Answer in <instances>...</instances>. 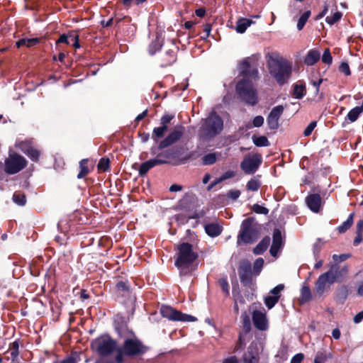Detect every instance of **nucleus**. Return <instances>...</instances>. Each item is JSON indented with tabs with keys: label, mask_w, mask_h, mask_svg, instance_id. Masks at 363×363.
Instances as JSON below:
<instances>
[{
	"label": "nucleus",
	"mask_w": 363,
	"mask_h": 363,
	"mask_svg": "<svg viewBox=\"0 0 363 363\" xmlns=\"http://www.w3.org/2000/svg\"><path fill=\"white\" fill-rule=\"evenodd\" d=\"M239 69L243 79L238 83L236 91L246 103L255 105L257 102V98L252 80L258 79V71L250 67L247 59L240 62Z\"/></svg>",
	"instance_id": "obj_1"
},
{
	"label": "nucleus",
	"mask_w": 363,
	"mask_h": 363,
	"mask_svg": "<svg viewBox=\"0 0 363 363\" xmlns=\"http://www.w3.org/2000/svg\"><path fill=\"white\" fill-rule=\"evenodd\" d=\"M349 272L347 265L333 264L329 269L320 274L315 282L313 293L315 297H321L330 290L331 286L336 282H341Z\"/></svg>",
	"instance_id": "obj_2"
},
{
	"label": "nucleus",
	"mask_w": 363,
	"mask_h": 363,
	"mask_svg": "<svg viewBox=\"0 0 363 363\" xmlns=\"http://www.w3.org/2000/svg\"><path fill=\"white\" fill-rule=\"evenodd\" d=\"M268 67L270 74L279 84L286 83L291 74V63L281 57H271L268 60Z\"/></svg>",
	"instance_id": "obj_3"
},
{
	"label": "nucleus",
	"mask_w": 363,
	"mask_h": 363,
	"mask_svg": "<svg viewBox=\"0 0 363 363\" xmlns=\"http://www.w3.org/2000/svg\"><path fill=\"white\" fill-rule=\"evenodd\" d=\"M146 352V347L136 338H128L123 345L118 350L116 361L121 363L123 361V355L136 356L143 354Z\"/></svg>",
	"instance_id": "obj_4"
},
{
	"label": "nucleus",
	"mask_w": 363,
	"mask_h": 363,
	"mask_svg": "<svg viewBox=\"0 0 363 363\" xmlns=\"http://www.w3.org/2000/svg\"><path fill=\"white\" fill-rule=\"evenodd\" d=\"M223 127L222 119L216 113H211L205 120L201 129L204 138H212L221 132Z\"/></svg>",
	"instance_id": "obj_5"
},
{
	"label": "nucleus",
	"mask_w": 363,
	"mask_h": 363,
	"mask_svg": "<svg viewBox=\"0 0 363 363\" xmlns=\"http://www.w3.org/2000/svg\"><path fill=\"white\" fill-rule=\"evenodd\" d=\"M178 257L175 261L176 266L184 270L196 260L198 255L193 251L192 245L189 243H182L178 247Z\"/></svg>",
	"instance_id": "obj_6"
},
{
	"label": "nucleus",
	"mask_w": 363,
	"mask_h": 363,
	"mask_svg": "<svg viewBox=\"0 0 363 363\" xmlns=\"http://www.w3.org/2000/svg\"><path fill=\"white\" fill-rule=\"evenodd\" d=\"M91 347L101 355L106 356L116 350V343L109 337L103 336L93 341Z\"/></svg>",
	"instance_id": "obj_7"
},
{
	"label": "nucleus",
	"mask_w": 363,
	"mask_h": 363,
	"mask_svg": "<svg viewBox=\"0 0 363 363\" xmlns=\"http://www.w3.org/2000/svg\"><path fill=\"white\" fill-rule=\"evenodd\" d=\"M26 166V160L23 156L12 153L5 161V172L10 174H16Z\"/></svg>",
	"instance_id": "obj_8"
},
{
	"label": "nucleus",
	"mask_w": 363,
	"mask_h": 363,
	"mask_svg": "<svg viewBox=\"0 0 363 363\" xmlns=\"http://www.w3.org/2000/svg\"><path fill=\"white\" fill-rule=\"evenodd\" d=\"M163 317L174 321L194 322L196 318L194 316L182 313L173 308L167 306H162L160 309Z\"/></svg>",
	"instance_id": "obj_9"
},
{
	"label": "nucleus",
	"mask_w": 363,
	"mask_h": 363,
	"mask_svg": "<svg viewBox=\"0 0 363 363\" xmlns=\"http://www.w3.org/2000/svg\"><path fill=\"white\" fill-rule=\"evenodd\" d=\"M257 238V230L252 225L249 220H245L242 223V231L238 236V243L240 244V241L245 243H252Z\"/></svg>",
	"instance_id": "obj_10"
},
{
	"label": "nucleus",
	"mask_w": 363,
	"mask_h": 363,
	"mask_svg": "<svg viewBox=\"0 0 363 363\" xmlns=\"http://www.w3.org/2000/svg\"><path fill=\"white\" fill-rule=\"evenodd\" d=\"M161 157H162L164 158H169L170 155L167 152H164L158 155L157 158L150 160L148 161H146V162L142 163V164L140 165V169H139V174L142 176L145 175L149 171V169H150L151 168H152L157 165L167 163V161L165 160L160 158Z\"/></svg>",
	"instance_id": "obj_11"
},
{
	"label": "nucleus",
	"mask_w": 363,
	"mask_h": 363,
	"mask_svg": "<svg viewBox=\"0 0 363 363\" xmlns=\"http://www.w3.org/2000/svg\"><path fill=\"white\" fill-rule=\"evenodd\" d=\"M262 349L259 342H252L249 346L247 352L244 354L243 361L245 363H258V355Z\"/></svg>",
	"instance_id": "obj_12"
},
{
	"label": "nucleus",
	"mask_w": 363,
	"mask_h": 363,
	"mask_svg": "<svg viewBox=\"0 0 363 363\" xmlns=\"http://www.w3.org/2000/svg\"><path fill=\"white\" fill-rule=\"evenodd\" d=\"M260 163V157L259 155H253L245 157L241 162L240 167L245 173L248 174H253L257 169Z\"/></svg>",
	"instance_id": "obj_13"
},
{
	"label": "nucleus",
	"mask_w": 363,
	"mask_h": 363,
	"mask_svg": "<svg viewBox=\"0 0 363 363\" xmlns=\"http://www.w3.org/2000/svg\"><path fill=\"white\" fill-rule=\"evenodd\" d=\"M284 106L281 105L274 107L270 111L267 118V125L271 130H276L279 127V119L284 112Z\"/></svg>",
	"instance_id": "obj_14"
},
{
	"label": "nucleus",
	"mask_w": 363,
	"mask_h": 363,
	"mask_svg": "<svg viewBox=\"0 0 363 363\" xmlns=\"http://www.w3.org/2000/svg\"><path fill=\"white\" fill-rule=\"evenodd\" d=\"M252 320L255 326L259 330H266L268 328V320L266 313L260 311L252 313Z\"/></svg>",
	"instance_id": "obj_15"
},
{
	"label": "nucleus",
	"mask_w": 363,
	"mask_h": 363,
	"mask_svg": "<svg viewBox=\"0 0 363 363\" xmlns=\"http://www.w3.org/2000/svg\"><path fill=\"white\" fill-rule=\"evenodd\" d=\"M306 202L312 211L315 213L319 212L322 205V199L319 194H313L308 195L306 199Z\"/></svg>",
	"instance_id": "obj_16"
},
{
	"label": "nucleus",
	"mask_w": 363,
	"mask_h": 363,
	"mask_svg": "<svg viewBox=\"0 0 363 363\" xmlns=\"http://www.w3.org/2000/svg\"><path fill=\"white\" fill-rule=\"evenodd\" d=\"M182 134L183 131L181 130L177 129L174 130L165 139L160 142L159 148L162 150L176 143L180 139Z\"/></svg>",
	"instance_id": "obj_17"
},
{
	"label": "nucleus",
	"mask_w": 363,
	"mask_h": 363,
	"mask_svg": "<svg viewBox=\"0 0 363 363\" xmlns=\"http://www.w3.org/2000/svg\"><path fill=\"white\" fill-rule=\"evenodd\" d=\"M238 272L242 281H248L251 273L250 264L249 262H242L240 266Z\"/></svg>",
	"instance_id": "obj_18"
},
{
	"label": "nucleus",
	"mask_w": 363,
	"mask_h": 363,
	"mask_svg": "<svg viewBox=\"0 0 363 363\" xmlns=\"http://www.w3.org/2000/svg\"><path fill=\"white\" fill-rule=\"evenodd\" d=\"M20 148L33 160L35 161L38 159L40 153L33 147L28 146L26 143H22L20 144Z\"/></svg>",
	"instance_id": "obj_19"
},
{
	"label": "nucleus",
	"mask_w": 363,
	"mask_h": 363,
	"mask_svg": "<svg viewBox=\"0 0 363 363\" xmlns=\"http://www.w3.org/2000/svg\"><path fill=\"white\" fill-rule=\"evenodd\" d=\"M320 57V53L318 50H311L306 55L304 62L307 65L311 66L317 62L319 60Z\"/></svg>",
	"instance_id": "obj_20"
},
{
	"label": "nucleus",
	"mask_w": 363,
	"mask_h": 363,
	"mask_svg": "<svg viewBox=\"0 0 363 363\" xmlns=\"http://www.w3.org/2000/svg\"><path fill=\"white\" fill-rule=\"evenodd\" d=\"M270 244V238L267 236L264 238L254 248L253 252L255 255L262 254L269 247Z\"/></svg>",
	"instance_id": "obj_21"
},
{
	"label": "nucleus",
	"mask_w": 363,
	"mask_h": 363,
	"mask_svg": "<svg viewBox=\"0 0 363 363\" xmlns=\"http://www.w3.org/2000/svg\"><path fill=\"white\" fill-rule=\"evenodd\" d=\"M206 233L211 237H216L221 233V228L216 223H210L205 226Z\"/></svg>",
	"instance_id": "obj_22"
},
{
	"label": "nucleus",
	"mask_w": 363,
	"mask_h": 363,
	"mask_svg": "<svg viewBox=\"0 0 363 363\" xmlns=\"http://www.w3.org/2000/svg\"><path fill=\"white\" fill-rule=\"evenodd\" d=\"M252 23H253L252 20L247 18H240L237 21L236 31L239 33H243Z\"/></svg>",
	"instance_id": "obj_23"
},
{
	"label": "nucleus",
	"mask_w": 363,
	"mask_h": 363,
	"mask_svg": "<svg viewBox=\"0 0 363 363\" xmlns=\"http://www.w3.org/2000/svg\"><path fill=\"white\" fill-rule=\"evenodd\" d=\"M39 43V38H23L19 40H18L16 43V46L18 48L21 47H33L35 45H37Z\"/></svg>",
	"instance_id": "obj_24"
},
{
	"label": "nucleus",
	"mask_w": 363,
	"mask_h": 363,
	"mask_svg": "<svg viewBox=\"0 0 363 363\" xmlns=\"http://www.w3.org/2000/svg\"><path fill=\"white\" fill-rule=\"evenodd\" d=\"M194 200V196L189 194H186L179 201V207L181 209L188 210L191 208L189 203L193 202Z\"/></svg>",
	"instance_id": "obj_25"
},
{
	"label": "nucleus",
	"mask_w": 363,
	"mask_h": 363,
	"mask_svg": "<svg viewBox=\"0 0 363 363\" xmlns=\"http://www.w3.org/2000/svg\"><path fill=\"white\" fill-rule=\"evenodd\" d=\"M312 298V294L310 288L308 286H303L301 291L300 301L301 303H306L311 301Z\"/></svg>",
	"instance_id": "obj_26"
},
{
	"label": "nucleus",
	"mask_w": 363,
	"mask_h": 363,
	"mask_svg": "<svg viewBox=\"0 0 363 363\" xmlns=\"http://www.w3.org/2000/svg\"><path fill=\"white\" fill-rule=\"evenodd\" d=\"M306 87L305 85L298 82L294 86V95L296 99H301L305 95Z\"/></svg>",
	"instance_id": "obj_27"
},
{
	"label": "nucleus",
	"mask_w": 363,
	"mask_h": 363,
	"mask_svg": "<svg viewBox=\"0 0 363 363\" xmlns=\"http://www.w3.org/2000/svg\"><path fill=\"white\" fill-rule=\"evenodd\" d=\"M88 160L84 159L82 160L79 163V168L80 172H79L77 177L79 179H82L84 177H85L89 173V168H88Z\"/></svg>",
	"instance_id": "obj_28"
},
{
	"label": "nucleus",
	"mask_w": 363,
	"mask_h": 363,
	"mask_svg": "<svg viewBox=\"0 0 363 363\" xmlns=\"http://www.w3.org/2000/svg\"><path fill=\"white\" fill-rule=\"evenodd\" d=\"M353 213L350 214L347 218V220L345 221L341 225L338 227V231L340 233H345L347 229H349L352 226V225L353 224Z\"/></svg>",
	"instance_id": "obj_29"
},
{
	"label": "nucleus",
	"mask_w": 363,
	"mask_h": 363,
	"mask_svg": "<svg viewBox=\"0 0 363 363\" xmlns=\"http://www.w3.org/2000/svg\"><path fill=\"white\" fill-rule=\"evenodd\" d=\"M253 143L258 147H267L269 145V142L265 136H259L252 138Z\"/></svg>",
	"instance_id": "obj_30"
},
{
	"label": "nucleus",
	"mask_w": 363,
	"mask_h": 363,
	"mask_svg": "<svg viewBox=\"0 0 363 363\" xmlns=\"http://www.w3.org/2000/svg\"><path fill=\"white\" fill-rule=\"evenodd\" d=\"M261 184L260 182L255 178L251 179L247 184L246 188L249 191H256L259 189Z\"/></svg>",
	"instance_id": "obj_31"
},
{
	"label": "nucleus",
	"mask_w": 363,
	"mask_h": 363,
	"mask_svg": "<svg viewBox=\"0 0 363 363\" xmlns=\"http://www.w3.org/2000/svg\"><path fill=\"white\" fill-rule=\"evenodd\" d=\"M167 130V126H164L162 125H161L160 127L155 128L152 133V138L155 140H157V138L163 136Z\"/></svg>",
	"instance_id": "obj_32"
},
{
	"label": "nucleus",
	"mask_w": 363,
	"mask_h": 363,
	"mask_svg": "<svg viewBox=\"0 0 363 363\" xmlns=\"http://www.w3.org/2000/svg\"><path fill=\"white\" fill-rule=\"evenodd\" d=\"M310 11H308L301 15L297 23L298 30H301L303 28L304 25L306 24V21H308L310 16Z\"/></svg>",
	"instance_id": "obj_33"
},
{
	"label": "nucleus",
	"mask_w": 363,
	"mask_h": 363,
	"mask_svg": "<svg viewBox=\"0 0 363 363\" xmlns=\"http://www.w3.org/2000/svg\"><path fill=\"white\" fill-rule=\"evenodd\" d=\"M342 16L341 12L336 11L333 16H327L325 21L328 24L333 25L341 19Z\"/></svg>",
	"instance_id": "obj_34"
},
{
	"label": "nucleus",
	"mask_w": 363,
	"mask_h": 363,
	"mask_svg": "<svg viewBox=\"0 0 363 363\" xmlns=\"http://www.w3.org/2000/svg\"><path fill=\"white\" fill-rule=\"evenodd\" d=\"M279 299L277 297H274V296H271L270 294L264 298V303L266 306L271 309L272 308L275 304L278 302Z\"/></svg>",
	"instance_id": "obj_35"
},
{
	"label": "nucleus",
	"mask_w": 363,
	"mask_h": 363,
	"mask_svg": "<svg viewBox=\"0 0 363 363\" xmlns=\"http://www.w3.org/2000/svg\"><path fill=\"white\" fill-rule=\"evenodd\" d=\"M203 164L204 165H210L216 162V155L215 153H209L203 156Z\"/></svg>",
	"instance_id": "obj_36"
},
{
	"label": "nucleus",
	"mask_w": 363,
	"mask_h": 363,
	"mask_svg": "<svg viewBox=\"0 0 363 363\" xmlns=\"http://www.w3.org/2000/svg\"><path fill=\"white\" fill-rule=\"evenodd\" d=\"M272 245L279 248L281 247V233L279 230H275L274 232Z\"/></svg>",
	"instance_id": "obj_37"
},
{
	"label": "nucleus",
	"mask_w": 363,
	"mask_h": 363,
	"mask_svg": "<svg viewBox=\"0 0 363 363\" xmlns=\"http://www.w3.org/2000/svg\"><path fill=\"white\" fill-rule=\"evenodd\" d=\"M13 201L19 206H23L26 203V196L24 194L15 193L13 196Z\"/></svg>",
	"instance_id": "obj_38"
},
{
	"label": "nucleus",
	"mask_w": 363,
	"mask_h": 363,
	"mask_svg": "<svg viewBox=\"0 0 363 363\" xmlns=\"http://www.w3.org/2000/svg\"><path fill=\"white\" fill-rule=\"evenodd\" d=\"M109 163H110L109 159H108V158H101L99 160V164L97 165V167H98L99 171L105 172V171H106L108 169Z\"/></svg>",
	"instance_id": "obj_39"
},
{
	"label": "nucleus",
	"mask_w": 363,
	"mask_h": 363,
	"mask_svg": "<svg viewBox=\"0 0 363 363\" xmlns=\"http://www.w3.org/2000/svg\"><path fill=\"white\" fill-rule=\"evenodd\" d=\"M284 285L282 284H278L277 286H275L274 289H272L269 294L271 296H274V297H277L278 299L280 298V294L284 290Z\"/></svg>",
	"instance_id": "obj_40"
},
{
	"label": "nucleus",
	"mask_w": 363,
	"mask_h": 363,
	"mask_svg": "<svg viewBox=\"0 0 363 363\" xmlns=\"http://www.w3.org/2000/svg\"><path fill=\"white\" fill-rule=\"evenodd\" d=\"M252 210L258 214L267 215L269 213V210L259 204H254L252 207Z\"/></svg>",
	"instance_id": "obj_41"
},
{
	"label": "nucleus",
	"mask_w": 363,
	"mask_h": 363,
	"mask_svg": "<svg viewBox=\"0 0 363 363\" xmlns=\"http://www.w3.org/2000/svg\"><path fill=\"white\" fill-rule=\"evenodd\" d=\"M350 257L349 254H342V255H333V259L335 262V264H338V262H342L348 259Z\"/></svg>",
	"instance_id": "obj_42"
},
{
	"label": "nucleus",
	"mask_w": 363,
	"mask_h": 363,
	"mask_svg": "<svg viewBox=\"0 0 363 363\" xmlns=\"http://www.w3.org/2000/svg\"><path fill=\"white\" fill-rule=\"evenodd\" d=\"M322 61L328 65H330L333 61L332 56L330 55L329 49H326L323 55H322Z\"/></svg>",
	"instance_id": "obj_43"
},
{
	"label": "nucleus",
	"mask_w": 363,
	"mask_h": 363,
	"mask_svg": "<svg viewBox=\"0 0 363 363\" xmlns=\"http://www.w3.org/2000/svg\"><path fill=\"white\" fill-rule=\"evenodd\" d=\"M235 176V172L234 171H227L224 174H223L220 177H218V182H222L226 179H231Z\"/></svg>",
	"instance_id": "obj_44"
},
{
	"label": "nucleus",
	"mask_w": 363,
	"mask_h": 363,
	"mask_svg": "<svg viewBox=\"0 0 363 363\" xmlns=\"http://www.w3.org/2000/svg\"><path fill=\"white\" fill-rule=\"evenodd\" d=\"M263 264H264V259L262 258L257 259L254 263V271L257 274H259L263 267Z\"/></svg>",
	"instance_id": "obj_45"
},
{
	"label": "nucleus",
	"mask_w": 363,
	"mask_h": 363,
	"mask_svg": "<svg viewBox=\"0 0 363 363\" xmlns=\"http://www.w3.org/2000/svg\"><path fill=\"white\" fill-rule=\"evenodd\" d=\"M316 121H312L311 123H310V124L304 130L303 135L305 136H309L314 130V128L316 127Z\"/></svg>",
	"instance_id": "obj_46"
},
{
	"label": "nucleus",
	"mask_w": 363,
	"mask_h": 363,
	"mask_svg": "<svg viewBox=\"0 0 363 363\" xmlns=\"http://www.w3.org/2000/svg\"><path fill=\"white\" fill-rule=\"evenodd\" d=\"M240 196V191L237 189L230 190L227 193V196L233 200H236Z\"/></svg>",
	"instance_id": "obj_47"
},
{
	"label": "nucleus",
	"mask_w": 363,
	"mask_h": 363,
	"mask_svg": "<svg viewBox=\"0 0 363 363\" xmlns=\"http://www.w3.org/2000/svg\"><path fill=\"white\" fill-rule=\"evenodd\" d=\"M264 123V118L261 116H256L252 121L253 127H261Z\"/></svg>",
	"instance_id": "obj_48"
},
{
	"label": "nucleus",
	"mask_w": 363,
	"mask_h": 363,
	"mask_svg": "<svg viewBox=\"0 0 363 363\" xmlns=\"http://www.w3.org/2000/svg\"><path fill=\"white\" fill-rule=\"evenodd\" d=\"M220 286L226 294H229V286L228 281L226 279H222L219 281Z\"/></svg>",
	"instance_id": "obj_49"
},
{
	"label": "nucleus",
	"mask_w": 363,
	"mask_h": 363,
	"mask_svg": "<svg viewBox=\"0 0 363 363\" xmlns=\"http://www.w3.org/2000/svg\"><path fill=\"white\" fill-rule=\"evenodd\" d=\"M340 70L347 76L350 74V67L347 62L341 63V65L340 66Z\"/></svg>",
	"instance_id": "obj_50"
},
{
	"label": "nucleus",
	"mask_w": 363,
	"mask_h": 363,
	"mask_svg": "<svg viewBox=\"0 0 363 363\" xmlns=\"http://www.w3.org/2000/svg\"><path fill=\"white\" fill-rule=\"evenodd\" d=\"M241 318L242 319L244 327L249 328L250 327V320L247 314L245 312L242 314Z\"/></svg>",
	"instance_id": "obj_51"
},
{
	"label": "nucleus",
	"mask_w": 363,
	"mask_h": 363,
	"mask_svg": "<svg viewBox=\"0 0 363 363\" xmlns=\"http://www.w3.org/2000/svg\"><path fill=\"white\" fill-rule=\"evenodd\" d=\"M69 36H67L65 34H62L60 35L59 39L57 40L56 43H66L69 44Z\"/></svg>",
	"instance_id": "obj_52"
},
{
	"label": "nucleus",
	"mask_w": 363,
	"mask_h": 363,
	"mask_svg": "<svg viewBox=\"0 0 363 363\" xmlns=\"http://www.w3.org/2000/svg\"><path fill=\"white\" fill-rule=\"evenodd\" d=\"M172 116L169 115H164L161 118V125L164 126H167V124L171 121L172 119Z\"/></svg>",
	"instance_id": "obj_53"
},
{
	"label": "nucleus",
	"mask_w": 363,
	"mask_h": 363,
	"mask_svg": "<svg viewBox=\"0 0 363 363\" xmlns=\"http://www.w3.org/2000/svg\"><path fill=\"white\" fill-rule=\"evenodd\" d=\"M69 38L74 42L73 46L75 48H79L80 47L79 43V36L77 35H70Z\"/></svg>",
	"instance_id": "obj_54"
},
{
	"label": "nucleus",
	"mask_w": 363,
	"mask_h": 363,
	"mask_svg": "<svg viewBox=\"0 0 363 363\" xmlns=\"http://www.w3.org/2000/svg\"><path fill=\"white\" fill-rule=\"evenodd\" d=\"M303 359L302 354H296L291 360V363H301Z\"/></svg>",
	"instance_id": "obj_55"
},
{
	"label": "nucleus",
	"mask_w": 363,
	"mask_h": 363,
	"mask_svg": "<svg viewBox=\"0 0 363 363\" xmlns=\"http://www.w3.org/2000/svg\"><path fill=\"white\" fill-rule=\"evenodd\" d=\"M356 234H357V235H356V238L354 240V245H358L362 241L363 233H357L356 232Z\"/></svg>",
	"instance_id": "obj_56"
},
{
	"label": "nucleus",
	"mask_w": 363,
	"mask_h": 363,
	"mask_svg": "<svg viewBox=\"0 0 363 363\" xmlns=\"http://www.w3.org/2000/svg\"><path fill=\"white\" fill-rule=\"evenodd\" d=\"M363 320V311L358 313L354 317V322L355 323H359Z\"/></svg>",
	"instance_id": "obj_57"
},
{
	"label": "nucleus",
	"mask_w": 363,
	"mask_h": 363,
	"mask_svg": "<svg viewBox=\"0 0 363 363\" xmlns=\"http://www.w3.org/2000/svg\"><path fill=\"white\" fill-rule=\"evenodd\" d=\"M223 363H238V360L236 357H230L223 359Z\"/></svg>",
	"instance_id": "obj_58"
},
{
	"label": "nucleus",
	"mask_w": 363,
	"mask_h": 363,
	"mask_svg": "<svg viewBox=\"0 0 363 363\" xmlns=\"http://www.w3.org/2000/svg\"><path fill=\"white\" fill-rule=\"evenodd\" d=\"M315 358L318 359L319 361L323 362H325L328 359L327 353H324V352L318 353L316 355Z\"/></svg>",
	"instance_id": "obj_59"
},
{
	"label": "nucleus",
	"mask_w": 363,
	"mask_h": 363,
	"mask_svg": "<svg viewBox=\"0 0 363 363\" xmlns=\"http://www.w3.org/2000/svg\"><path fill=\"white\" fill-rule=\"evenodd\" d=\"M279 249L280 248L277 246L272 245L270 250H269L271 255L273 257H276Z\"/></svg>",
	"instance_id": "obj_60"
},
{
	"label": "nucleus",
	"mask_w": 363,
	"mask_h": 363,
	"mask_svg": "<svg viewBox=\"0 0 363 363\" xmlns=\"http://www.w3.org/2000/svg\"><path fill=\"white\" fill-rule=\"evenodd\" d=\"M332 335L335 340H338L340 337L341 333L338 328H335L332 331Z\"/></svg>",
	"instance_id": "obj_61"
},
{
	"label": "nucleus",
	"mask_w": 363,
	"mask_h": 363,
	"mask_svg": "<svg viewBox=\"0 0 363 363\" xmlns=\"http://www.w3.org/2000/svg\"><path fill=\"white\" fill-rule=\"evenodd\" d=\"M357 233H363V218L357 223Z\"/></svg>",
	"instance_id": "obj_62"
},
{
	"label": "nucleus",
	"mask_w": 363,
	"mask_h": 363,
	"mask_svg": "<svg viewBox=\"0 0 363 363\" xmlns=\"http://www.w3.org/2000/svg\"><path fill=\"white\" fill-rule=\"evenodd\" d=\"M182 189V186L178 184H173L169 187L170 191H179Z\"/></svg>",
	"instance_id": "obj_63"
},
{
	"label": "nucleus",
	"mask_w": 363,
	"mask_h": 363,
	"mask_svg": "<svg viewBox=\"0 0 363 363\" xmlns=\"http://www.w3.org/2000/svg\"><path fill=\"white\" fill-rule=\"evenodd\" d=\"M196 15L199 17H203L205 15L206 11L203 9H198L195 11Z\"/></svg>",
	"instance_id": "obj_64"
}]
</instances>
